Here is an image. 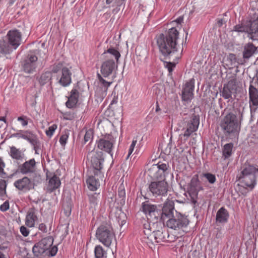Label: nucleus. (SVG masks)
Here are the masks:
<instances>
[{
  "instance_id": "f257e3e1",
  "label": "nucleus",
  "mask_w": 258,
  "mask_h": 258,
  "mask_svg": "<svg viewBox=\"0 0 258 258\" xmlns=\"http://www.w3.org/2000/svg\"><path fill=\"white\" fill-rule=\"evenodd\" d=\"M179 32L174 27L169 29L166 35L160 34L156 41L160 52L165 57L170 58L177 52Z\"/></svg>"
},
{
  "instance_id": "f03ea898",
  "label": "nucleus",
  "mask_w": 258,
  "mask_h": 258,
  "mask_svg": "<svg viewBox=\"0 0 258 258\" xmlns=\"http://www.w3.org/2000/svg\"><path fill=\"white\" fill-rule=\"evenodd\" d=\"M242 118V112L238 109H234L226 114L220 122V126L224 134L230 135L238 133Z\"/></svg>"
},
{
  "instance_id": "7ed1b4c3",
  "label": "nucleus",
  "mask_w": 258,
  "mask_h": 258,
  "mask_svg": "<svg viewBox=\"0 0 258 258\" xmlns=\"http://www.w3.org/2000/svg\"><path fill=\"white\" fill-rule=\"evenodd\" d=\"M22 41V33L14 29L9 30L5 37V40H0V52L3 54H10L16 50Z\"/></svg>"
},
{
  "instance_id": "20e7f679",
  "label": "nucleus",
  "mask_w": 258,
  "mask_h": 258,
  "mask_svg": "<svg viewBox=\"0 0 258 258\" xmlns=\"http://www.w3.org/2000/svg\"><path fill=\"white\" fill-rule=\"evenodd\" d=\"M257 177L258 168L253 165H248L243 167L239 180L245 187L253 189L256 184Z\"/></svg>"
},
{
  "instance_id": "39448f33",
  "label": "nucleus",
  "mask_w": 258,
  "mask_h": 258,
  "mask_svg": "<svg viewBox=\"0 0 258 258\" xmlns=\"http://www.w3.org/2000/svg\"><path fill=\"white\" fill-rule=\"evenodd\" d=\"M96 236L97 239L106 247H109L113 240L115 235L109 225H101L97 229Z\"/></svg>"
},
{
  "instance_id": "423d86ee",
  "label": "nucleus",
  "mask_w": 258,
  "mask_h": 258,
  "mask_svg": "<svg viewBox=\"0 0 258 258\" xmlns=\"http://www.w3.org/2000/svg\"><path fill=\"white\" fill-rule=\"evenodd\" d=\"M53 239L51 236L42 239L33 246V253L35 258H43L48 252V250L52 246Z\"/></svg>"
},
{
  "instance_id": "0eeeda50",
  "label": "nucleus",
  "mask_w": 258,
  "mask_h": 258,
  "mask_svg": "<svg viewBox=\"0 0 258 258\" xmlns=\"http://www.w3.org/2000/svg\"><path fill=\"white\" fill-rule=\"evenodd\" d=\"M189 224L186 216L176 211L175 216H173L166 221L167 226L174 230H179L186 227Z\"/></svg>"
},
{
  "instance_id": "6e6552de",
  "label": "nucleus",
  "mask_w": 258,
  "mask_h": 258,
  "mask_svg": "<svg viewBox=\"0 0 258 258\" xmlns=\"http://www.w3.org/2000/svg\"><path fill=\"white\" fill-rule=\"evenodd\" d=\"M115 142V138L112 135L107 134L97 140L96 144L99 150L109 154L113 158V150Z\"/></svg>"
},
{
  "instance_id": "1a4fd4ad",
  "label": "nucleus",
  "mask_w": 258,
  "mask_h": 258,
  "mask_svg": "<svg viewBox=\"0 0 258 258\" xmlns=\"http://www.w3.org/2000/svg\"><path fill=\"white\" fill-rule=\"evenodd\" d=\"M199 124V117L196 115L192 116L188 119H184L179 123V126L182 127V130L184 131L183 136L186 139L188 138L198 130Z\"/></svg>"
},
{
  "instance_id": "9d476101",
  "label": "nucleus",
  "mask_w": 258,
  "mask_h": 258,
  "mask_svg": "<svg viewBox=\"0 0 258 258\" xmlns=\"http://www.w3.org/2000/svg\"><path fill=\"white\" fill-rule=\"evenodd\" d=\"M203 190L197 175L193 176L188 185L187 192L190 198L191 202L196 204L197 203L199 192Z\"/></svg>"
},
{
  "instance_id": "9b49d317",
  "label": "nucleus",
  "mask_w": 258,
  "mask_h": 258,
  "mask_svg": "<svg viewBox=\"0 0 258 258\" xmlns=\"http://www.w3.org/2000/svg\"><path fill=\"white\" fill-rule=\"evenodd\" d=\"M149 189L155 196H165L168 191V184L164 179L153 181L150 184Z\"/></svg>"
},
{
  "instance_id": "f8f14e48",
  "label": "nucleus",
  "mask_w": 258,
  "mask_h": 258,
  "mask_svg": "<svg viewBox=\"0 0 258 258\" xmlns=\"http://www.w3.org/2000/svg\"><path fill=\"white\" fill-rule=\"evenodd\" d=\"M37 163L34 158L26 161L20 164L17 168V171L23 174L30 175L35 173L37 171Z\"/></svg>"
},
{
  "instance_id": "ddd939ff",
  "label": "nucleus",
  "mask_w": 258,
  "mask_h": 258,
  "mask_svg": "<svg viewBox=\"0 0 258 258\" xmlns=\"http://www.w3.org/2000/svg\"><path fill=\"white\" fill-rule=\"evenodd\" d=\"M151 170L155 171L154 177L158 179L165 180L166 176L170 172V168L168 164L165 163L159 162L156 164H154Z\"/></svg>"
},
{
  "instance_id": "4468645a",
  "label": "nucleus",
  "mask_w": 258,
  "mask_h": 258,
  "mask_svg": "<svg viewBox=\"0 0 258 258\" xmlns=\"http://www.w3.org/2000/svg\"><path fill=\"white\" fill-rule=\"evenodd\" d=\"M236 81L235 79L230 80L227 84L224 85L221 95L225 99L232 98V95L236 93Z\"/></svg>"
},
{
  "instance_id": "2eb2a0df",
  "label": "nucleus",
  "mask_w": 258,
  "mask_h": 258,
  "mask_svg": "<svg viewBox=\"0 0 258 258\" xmlns=\"http://www.w3.org/2000/svg\"><path fill=\"white\" fill-rule=\"evenodd\" d=\"M104 159L103 157V154L100 152L97 153L91 157V162L92 167L95 170V175L101 174V170L103 169Z\"/></svg>"
},
{
  "instance_id": "dca6fc26",
  "label": "nucleus",
  "mask_w": 258,
  "mask_h": 258,
  "mask_svg": "<svg viewBox=\"0 0 258 258\" xmlns=\"http://www.w3.org/2000/svg\"><path fill=\"white\" fill-rule=\"evenodd\" d=\"M14 185L17 189L25 192L29 191L34 187V184L27 176L15 181Z\"/></svg>"
},
{
  "instance_id": "f3484780",
  "label": "nucleus",
  "mask_w": 258,
  "mask_h": 258,
  "mask_svg": "<svg viewBox=\"0 0 258 258\" xmlns=\"http://www.w3.org/2000/svg\"><path fill=\"white\" fill-rule=\"evenodd\" d=\"M72 73L67 67H63L57 76L58 83L62 87L68 86L72 82Z\"/></svg>"
},
{
  "instance_id": "a211bd4d",
  "label": "nucleus",
  "mask_w": 258,
  "mask_h": 258,
  "mask_svg": "<svg viewBox=\"0 0 258 258\" xmlns=\"http://www.w3.org/2000/svg\"><path fill=\"white\" fill-rule=\"evenodd\" d=\"M195 88V80L190 79L183 86L182 91V98L184 101L189 102L194 97V90Z\"/></svg>"
},
{
  "instance_id": "6ab92c4d",
  "label": "nucleus",
  "mask_w": 258,
  "mask_h": 258,
  "mask_svg": "<svg viewBox=\"0 0 258 258\" xmlns=\"http://www.w3.org/2000/svg\"><path fill=\"white\" fill-rule=\"evenodd\" d=\"M117 68V63L113 59H107L102 64L101 72L104 77L109 76Z\"/></svg>"
},
{
  "instance_id": "aec40b11",
  "label": "nucleus",
  "mask_w": 258,
  "mask_h": 258,
  "mask_svg": "<svg viewBox=\"0 0 258 258\" xmlns=\"http://www.w3.org/2000/svg\"><path fill=\"white\" fill-rule=\"evenodd\" d=\"M174 203L173 201L168 200L164 204L162 208L161 218L165 220L166 218H170L173 216Z\"/></svg>"
},
{
  "instance_id": "412c9836",
  "label": "nucleus",
  "mask_w": 258,
  "mask_h": 258,
  "mask_svg": "<svg viewBox=\"0 0 258 258\" xmlns=\"http://www.w3.org/2000/svg\"><path fill=\"white\" fill-rule=\"evenodd\" d=\"M9 154L13 160L16 161H22L25 159L24 151L15 146L10 147Z\"/></svg>"
},
{
  "instance_id": "4be33fe9",
  "label": "nucleus",
  "mask_w": 258,
  "mask_h": 258,
  "mask_svg": "<svg viewBox=\"0 0 258 258\" xmlns=\"http://www.w3.org/2000/svg\"><path fill=\"white\" fill-rule=\"evenodd\" d=\"M229 214L228 211L224 207L220 208L217 212L216 220L219 223H225L228 221Z\"/></svg>"
},
{
  "instance_id": "5701e85b",
  "label": "nucleus",
  "mask_w": 258,
  "mask_h": 258,
  "mask_svg": "<svg viewBox=\"0 0 258 258\" xmlns=\"http://www.w3.org/2000/svg\"><path fill=\"white\" fill-rule=\"evenodd\" d=\"M249 38L252 40L258 39V18L249 22Z\"/></svg>"
},
{
  "instance_id": "b1692460",
  "label": "nucleus",
  "mask_w": 258,
  "mask_h": 258,
  "mask_svg": "<svg viewBox=\"0 0 258 258\" xmlns=\"http://www.w3.org/2000/svg\"><path fill=\"white\" fill-rule=\"evenodd\" d=\"M103 54L106 60L112 59L117 63L121 56L119 52L117 49L112 47L108 48L106 51H104Z\"/></svg>"
},
{
  "instance_id": "393cba45",
  "label": "nucleus",
  "mask_w": 258,
  "mask_h": 258,
  "mask_svg": "<svg viewBox=\"0 0 258 258\" xmlns=\"http://www.w3.org/2000/svg\"><path fill=\"white\" fill-rule=\"evenodd\" d=\"M142 211L147 215L150 216H155V212H157L155 205L151 204L148 201L143 202L142 205Z\"/></svg>"
},
{
  "instance_id": "a878e982",
  "label": "nucleus",
  "mask_w": 258,
  "mask_h": 258,
  "mask_svg": "<svg viewBox=\"0 0 258 258\" xmlns=\"http://www.w3.org/2000/svg\"><path fill=\"white\" fill-rule=\"evenodd\" d=\"M34 135L35 134L31 131L19 130L17 133L12 134L11 137L23 139L29 142Z\"/></svg>"
},
{
  "instance_id": "bb28decb",
  "label": "nucleus",
  "mask_w": 258,
  "mask_h": 258,
  "mask_svg": "<svg viewBox=\"0 0 258 258\" xmlns=\"http://www.w3.org/2000/svg\"><path fill=\"white\" fill-rule=\"evenodd\" d=\"M169 238L168 234L166 232H163L161 230L153 231L152 232V239L154 238L155 242L157 243L160 242L164 241H171L170 240L166 239V236ZM153 243V241H151Z\"/></svg>"
},
{
  "instance_id": "cd10ccee",
  "label": "nucleus",
  "mask_w": 258,
  "mask_h": 258,
  "mask_svg": "<svg viewBox=\"0 0 258 258\" xmlns=\"http://www.w3.org/2000/svg\"><path fill=\"white\" fill-rule=\"evenodd\" d=\"M61 184L59 178L56 175H53L49 180L48 182L47 189L49 192H52L54 190L58 188Z\"/></svg>"
},
{
  "instance_id": "c85d7f7f",
  "label": "nucleus",
  "mask_w": 258,
  "mask_h": 258,
  "mask_svg": "<svg viewBox=\"0 0 258 258\" xmlns=\"http://www.w3.org/2000/svg\"><path fill=\"white\" fill-rule=\"evenodd\" d=\"M257 48L251 43L246 44L243 48V57L248 59L252 56L256 50Z\"/></svg>"
},
{
  "instance_id": "c756f323",
  "label": "nucleus",
  "mask_w": 258,
  "mask_h": 258,
  "mask_svg": "<svg viewBox=\"0 0 258 258\" xmlns=\"http://www.w3.org/2000/svg\"><path fill=\"white\" fill-rule=\"evenodd\" d=\"M78 96L77 90L76 89H72L71 91V95L68 98V100L66 102L67 107L70 108L74 107L78 102Z\"/></svg>"
},
{
  "instance_id": "7c9ffc66",
  "label": "nucleus",
  "mask_w": 258,
  "mask_h": 258,
  "mask_svg": "<svg viewBox=\"0 0 258 258\" xmlns=\"http://www.w3.org/2000/svg\"><path fill=\"white\" fill-rule=\"evenodd\" d=\"M249 95L250 101L254 106L258 105V91L252 86L250 85L249 88Z\"/></svg>"
},
{
  "instance_id": "2f4dec72",
  "label": "nucleus",
  "mask_w": 258,
  "mask_h": 258,
  "mask_svg": "<svg viewBox=\"0 0 258 258\" xmlns=\"http://www.w3.org/2000/svg\"><path fill=\"white\" fill-rule=\"evenodd\" d=\"M37 219V217L35 215L34 212L32 210L30 211L26 215L25 224L29 227H33Z\"/></svg>"
},
{
  "instance_id": "473e14b6",
  "label": "nucleus",
  "mask_w": 258,
  "mask_h": 258,
  "mask_svg": "<svg viewBox=\"0 0 258 258\" xmlns=\"http://www.w3.org/2000/svg\"><path fill=\"white\" fill-rule=\"evenodd\" d=\"M52 75L50 72H46L43 73L39 79V82L41 86L50 85L51 84Z\"/></svg>"
},
{
  "instance_id": "72a5a7b5",
  "label": "nucleus",
  "mask_w": 258,
  "mask_h": 258,
  "mask_svg": "<svg viewBox=\"0 0 258 258\" xmlns=\"http://www.w3.org/2000/svg\"><path fill=\"white\" fill-rule=\"evenodd\" d=\"M88 188L92 191L96 190L100 186L99 181L94 176H90L86 181Z\"/></svg>"
},
{
  "instance_id": "f704fd0d",
  "label": "nucleus",
  "mask_w": 258,
  "mask_h": 258,
  "mask_svg": "<svg viewBox=\"0 0 258 258\" xmlns=\"http://www.w3.org/2000/svg\"><path fill=\"white\" fill-rule=\"evenodd\" d=\"M233 31L237 32H246L248 34L249 37V22L247 24L241 23L235 25L233 28Z\"/></svg>"
},
{
  "instance_id": "c9c22d12",
  "label": "nucleus",
  "mask_w": 258,
  "mask_h": 258,
  "mask_svg": "<svg viewBox=\"0 0 258 258\" xmlns=\"http://www.w3.org/2000/svg\"><path fill=\"white\" fill-rule=\"evenodd\" d=\"M95 258H106L107 251L100 245H96L94 248Z\"/></svg>"
},
{
  "instance_id": "e433bc0d",
  "label": "nucleus",
  "mask_w": 258,
  "mask_h": 258,
  "mask_svg": "<svg viewBox=\"0 0 258 258\" xmlns=\"http://www.w3.org/2000/svg\"><path fill=\"white\" fill-rule=\"evenodd\" d=\"M37 66V64L33 63L32 62L30 63V62L24 60L23 68L25 72L26 73L31 74L35 71Z\"/></svg>"
},
{
  "instance_id": "4c0bfd02",
  "label": "nucleus",
  "mask_w": 258,
  "mask_h": 258,
  "mask_svg": "<svg viewBox=\"0 0 258 258\" xmlns=\"http://www.w3.org/2000/svg\"><path fill=\"white\" fill-rule=\"evenodd\" d=\"M33 147L36 154H38V151L40 148V142L36 135H35L29 142Z\"/></svg>"
},
{
  "instance_id": "58836bf2",
  "label": "nucleus",
  "mask_w": 258,
  "mask_h": 258,
  "mask_svg": "<svg viewBox=\"0 0 258 258\" xmlns=\"http://www.w3.org/2000/svg\"><path fill=\"white\" fill-rule=\"evenodd\" d=\"M144 232L147 238L152 241V231L151 228L150 224L149 223H145L144 224Z\"/></svg>"
},
{
  "instance_id": "ea45409f",
  "label": "nucleus",
  "mask_w": 258,
  "mask_h": 258,
  "mask_svg": "<svg viewBox=\"0 0 258 258\" xmlns=\"http://www.w3.org/2000/svg\"><path fill=\"white\" fill-rule=\"evenodd\" d=\"M232 148V144H226L224 145L223 150V155L225 158H228L231 155Z\"/></svg>"
},
{
  "instance_id": "a19ab883",
  "label": "nucleus",
  "mask_w": 258,
  "mask_h": 258,
  "mask_svg": "<svg viewBox=\"0 0 258 258\" xmlns=\"http://www.w3.org/2000/svg\"><path fill=\"white\" fill-rule=\"evenodd\" d=\"M124 0H106V3L107 4H110L112 3V7H116V12H117L119 11V7L123 4V1Z\"/></svg>"
},
{
  "instance_id": "79ce46f5",
  "label": "nucleus",
  "mask_w": 258,
  "mask_h": 258,
  "mask_svg": "<svg viewBox=\"0 0 258 258\" xmlns=\"http://www.w3.org/2000/svg\"><path fill=\"white\" fill-rule=\"evenodd\" d=\"M98 79L99 80V82L101 85L104 88V92L106 93L108 88L110 86V85L112 83V82H108L105 81L99 74H98Z\"/></svg>"
},
{
  "instance_id": "37998d69",
  "label": "nucleus",
  "mask_w": 258,
  "mask_h": 258,
  "mask_svg": "<svg viewBox=\"0 0 258 258\" xmlns=\"http://www.w3.org/2000/svg\"><path fill=\"white\" fill-rule=\"evenodd\" d=\"M37 56L34 53L30 52L27 55L25 60L30 62V63L32 62L33 63L37 64Z\"/></svg>"
},
{
  "instance_id": "c03bdc74",
  "label": "nucleus",
  "mask_w": 258,
  "mask_h": 258,
  "mask_svg": "<svg viewBox=\"0 0 258 258\" xmlns=\"http://www.w3.org/2000/svg\"><path fill=\"white\" fill-rule=\"evenodd\" d=\"M61 117L64 120H72L75 118V115L74 112L69 111L66 112H62Z\"/></svg>"
},
{
  "instance_id": "a18cd8bd",
  "label": "nucleus",
  "mask_w": 258,
  "mask_h": 258,
  "mask_svg": "<svg viewBox=\"0 0 258 258\" xmlns=\"http://www.w3.org/2000/svg\"><path fill=\"white\" fill-rule=\"evenodd\" d=\"M203 176L209 181L210 183L213 184L216 181V176L212 173H204L203 174Z\"/></svg>"
},
{
  "instance_id": "49530a36",
  "label": "nucleus",
  "mask_w": 258,
  "mask_h": 258,
  "mask_svg": "<svg viewBox=\"0 0 258 258\" xmlns=\"http://www.w3.org/2000/svg\"><path fill=\"white\" fill-rule=\"evenodd\" d=\"M57 127V126L55 124H52V125L48 127V129L46 130L45 132L46 135L49 137H52L55 131L56 130Z\"/></svg>"
},
{
  "instance_id": "de8ad7c7",
  "label": "nucleus",
  "mask_w": 258,
  "mask_h": 258,
  "mask_svg": "<svg viewBox=\"0 0 258 258\" xmlns=\"http://www.w3.org/2000/svg\"><path fill=\"white\" fill-rule=\"evenodd\" d=\"M93 131L91 129L87 130L86 132L85 135L84 136V142L86 143V142L89 141L93 138Z\"/></svg>"
},
{
  "instance_id": "09e8293b",
  "label": "nucleus",
  "mask_w": 258,
  "mask_h": 258,
  "mask_svg": "<svg viewBox=\"0 0 258 258\" xmlns=\"http://www.w3.org/2000/svg\"><path fill=\"white\" fill-rule=\"evenodd\" d=\"M69 138V133H65L60 137L59 143L62 146H64L67 142Z\"/></svg>"
},
{
  "instance_id": "8fccbe9b",
  "label": "nucleus",
  "mask_w": 258,
  "mask_h": 258,
  "mask_svg": "<svg viewBox=\"0 0 258 258\" xmlns=\"http://www.w3.org/2000/svg\"><path fill=\"white\" fill-rule=\"evenodd\" d=\"M17 120L20 122L23 126H26L28 123V118L26 116H21L18 117Z\"/></svg>"
},
{
  "instance_id": "3c124183",
  "label": "nucleus",
  "mask_w": 258,
  "mask_h": 258,
  "mask_svg": "<svg viewBox=\"0 0 258 258\" xmlns=\"http://www.w3.org/2000/svg\"><path fill=\"white\" fill-rule=\"evenodd\" d=\"M57 247L56 246H51L48 250L46 255H50L51 256H54L57 252Z\"/></svg>"
},
{
  "instance_id": "603ef678",
  "label": "nucleus",
  "mask_w": 258,
  "mask_h": 258,
  "mask_svg": "<svg viewBox=\"0 0 258 258\" xmlns=\"http://www.w3.org/2000/svg\"><path fill=\"white\" fill-rule=\"evenodd\" d=\"M5 163L3 161L2 159L0 158V177H5L6 174L4 172V168L5 167Z\"/></svg>"
},
{
  "instance_id": "864d4df0",
  "label": "nucleus",
  "mask_w": 258,
  "mask_h": 258,
  "mask_svg": "<svg viewBox=\"0 0 258 258\" xmlns=\"http://www.w3.org/2000/svg\"><path fill=\"white\" fill-rule=\"evenodd\" d=\"M164 66L168 69L169 72H171L175 64L173 62L165 61Z\"/></svg>"
},
{
  "instance_id": "5fc2aeb1",
  "label": "nucleus",
  "mask_w": 258,
  "mask_h": 258,
  "mask_svg": "<svg viewBox=\"0 0 258 258\" xmlns=\"http://www.w3.org/2000/svg\"><path fill=\"white\" fill-rule=\"evenodd\" d=\"M9 202L8 201H6L2 205H1L0 210L3 212H5L9 209Z\"/></svg>"
},
{
  "instance_id": "6e6d98bb",
  "label": "nucleus",
  "mask_w": 258,
  "mask_h": 258,
  "mask_svg": "<svg viewBox=\"0 0 258 258\" xmlns=\"http://www.w3.org/2000/svg\"><path fill=\"white\" fill-rule=\"evenodd\" d=\"M21 233L25 237L28 236L29 234V230L24 226H22L20 227Z\"/></svg>"
},
{
  "instance_id": "4d7b16f0",
  "label": "nucleus",
  "mask_w": 258,
  "mask_h": 258,
  "mask_svg": "<svg viewBox=\"0 0 258 258\" xmlns=\"http://www.w3.org/2000/svg\"><path fill=\"white\" fill-rule=\"evenodd\" d=\"M62 64L60 63L55 64L53 66L52 71L54 73H57L59 70H61L62 68Z\"/></svg>"
},
{
  "instance_id": "13d9d810",
  "label": "nucleus",
  "mask_w": 258,
  "mask_h": 258,
  "mask_svg": "<svg viewBox=\"0 0 258 258\" xmlns=\"http://www.w3.org/2000/svg\"><path fill=\"white\" fill-rule=\"evenodd\" d=\"M112 95H113V98L111 101L110 105H112L113 104H116L118 102V96L116 95L115 92H113Z\"/></svg>"
},
{
  "instance_id": "bf43d9fd",
  "label": "nucleus",
  "mask_w": 258,
  "mask_h": 258,
  "mask_svg": "<svg viewBox=\"0 0 258 258\" xmlns=\"http://www.w3.org/2000/svg\"><path fill=\"white\" fill-rule=\"evenodd\" d=\"M7 247L0 245V258H7L6 255L4 253Z\"/></svg>"
},
{
  "instance_id": "052dcab7",
  "label": "nucleus",
  "mask_w": 258,
  "mask_h": 258,
  "mask_svg": "<svg viewBox=\"0 0 258 258\" xmlns=\"http://www.w3.org/2000/svg\"><path fill=\"white\" fill-rule=\"evenodd\" d=\"M38 228L40 230L42 231L43 232H47V227L45 224L43 223H41L39 224Z\"/></svg>"
},
{
  "instance_id": "680f3d73",
  "label": "nucleus",
  "mask_w": 258,
  "mask_h": 258,
  "mask_svg": "<svg viewBox=\"0 0 258 258\" xmlns=\"http://www.w3.org/2000/svg\"><path fill=\"white\" fill-rule=\"evenodd\" d=\"M7 184L5 180L0 179V189L3 190L6 187Z\"/></svg>"
},
{
  "instance_id": "e2e57ef3",
  "label": "nucleus",
  "mask_w": 258,
  "mask_h": 258,
  "mask_svg": "<svg viewBox=\"0 0 258 258\" xmlns=\"http://www.w3.org/2000/svg\"><path fill=\"white\" fill-rule=\"evenodd\" d=\"M183 21V18L182 17H179L177 19H176L174 21L172 22V23H176L178 25H180L181 23H182Z\"/></svg>"
},
{
  "instance_id": "0e129e2a",
  "label": "nucleus",
  "mask_w": 258,
  "mask_h": 258,
  "mask_svg": "<svg viewBox=\"0 0 258 258\" xmlns=\"http://www.w3.org/2000/svg\"><path fill=\"white\" fill-rule=\"evenodd\" d=\"M229 58L231 60L232 62H235L236 59L235 55L234 54H230L229 55Z\"/></svg>"
},
{
  "instance_id": "69168bd1",
  "label": "nucleus",
  "mask_w": 258,
  "mask_h": 258,
  "mask_svg": "<svg viewBox=\"0 0 258 258\" xmlns=\"http://www.w3.org/2000/svg\"><path fill=\"white\" fill-rule=\"evenodd\" d=\"M134 150V148H133V147H131V146H130L129 149H128V155H127V156L126 157V159H128L129 158L130 155L133 153Z\"/></svg>"
},
{
  "instance_id": "338daca9",
  "label": "nucleus",
  "mask_w": 258,
  "mask_h": 258,
  "mask_svg": "<svg viewBox=\"0 0 258 258\" xmlns=\"http://www.w3.org/2000/svg\"><path fill=\"white\" fill-rule=\"evenodd\" d=\"M223 23H224V21L222 19H220L218 20V21L217 22V24H218V26L221 27L223 24Z\"/></svg>"
},
{
  "instance_id": "774afa93",
  "label": "nucleus",
  "mask_w": 258,
  "mask_h": 258,
  "mask_svg": "<svg viewBox=\"0 0 258 258\" xmlns=\"http://www.w3.org/2000/svg\"><path fill=\"white\" fill-rule=\"evenodd\" d=\"M137 140H133L132 141V144L130 145V146L131 147H133V148H135V146H136V145L137 144Z\"/></svg>"
}]
</instances>
